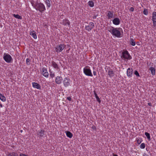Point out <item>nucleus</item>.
I'll list each match as a JSON object with an SVG mask.
<instances>
[{
  "label": "nucleus",
  "instance_id": "obj_1",
  "mask_svg": "<svg viewBox=\"0 0 156 156\" xmlns=\"http://www.w3.org/2000/svg\"><path fill=\"white\" fill-rule=\"evenodd\" d=\"M108 31L113 35L117 37H121L120 30H122L121 28H114L112 27H109L108 29Z\"/></svg>",
  "mask_w": 156,
  "mask_h": 156
},
{
  "label": "nucleus",
  "instance_id": "obj_2",
  "mask_svg": "<svg viewBox=\"0 0 156 156\" xmlns=\"http://www.w3.org/2000/svg\"><path fill=\"white\" fill-rule=\"evenodd\" d=\"M31 3L36 10H39L40 12H42L46 9L44 5L42 3H39L38 2L34 3L32 1Z\"/></svg>",
  "mask_w": 156,
  "mask_h": 156
},
{
  "label": "nucleus",
  "instance_id": "obj_3",
  "mask_svg": "<svg viewBox=\"0 0 156 156\" xmlns=\"http://www.w3.org/2000/svg\"><path fill=\"white\" fill-rule=\"evenodd\" d=\"M121 58L126 59H131L132 57L129 53L128 51L126 50H123L122 53Z\"/></svg>",
  "mask_w": 156,
  "mask_h": 156
},
{
  "label": "nucleus",
  "instance_id": "obj_4",
  "mask_svg": "<svg viewBox=\"0 0 156 156\" xmlns=\"http://www.w3.org/2000/svg\"><path fill=\"white\" fill-rule=\"evenodd\" d=\"M66 45L64 44H60L57 45L55 48L57 53H59L62 51L65 48Z\"/></svg>",
  "mask_w": 156,
  "mask_h": 156
},
{
  "label": "nucleus",
  "instance_id": "obj_5",
  "mask_svg": "<svg viewBox=\"0 0 156 156\" xmlns=\"http://www.w3.org/2000/svg\"><path fill=\"white\" fill-rule=\"evenodd\" d=\"M3 58L5 61L7 63L11 62L12 60L11 56L8 54L4 53Z\"/></svg>",
  "mask_w": 156,
  "mask_h": 156
},
{
  "label": "nucleus",
  "instance_id": "obj_6",
  "mask_svg": "<svg viewBox=\"0 0 156 156\" xmlns=\"http://www.w3.org/2000/svg\"><path fill=\"white\" fill-rule=\"evenodd\" d=\"M83 72L87 76H92L93 75L90 69L88 68V66H87L83 69Z\"/></svg>",
  "mask_w": 156,
  "mask_h": 156
},
{
  "label": "nucleus",
  "instance_id": "obj_7",
  "mask_svg": "<svg viewBox=\"0 0 156 156\" xmlns=\"http://www.w3.org/2000/svg\"><path fill=\"white\" fill-rule=\"evenodd\" d=\"M94 27V24L93 22H90L89 25L86 26L85 27V29L88 31H90Z\"/></svg>",
  "mask_w": 156,
  "mask_h": 156
},
{
  "label": "nucleus",
  "instance_id": "obj_8",
  "mask_svg": "<svg viewBox=\"0 0 156 156\" xmlns=\"http://www.w3.org/2000/svg\"><path fill=\"white\" fill-rule=\"evenodd\" d=\"M152 21L153 26L155 27L156 26V12H154L152 13Z\"/></svg>",
  "mask_w": 156,
  "mask_h": 156
},
{
  "label": "nucleus",
  "instance_id": "obj_9",
  "mask_svg": "<svg viewBox=\"0 0 156 156\" xmlns=\"http://www.w3.org/2000/svg\"><path fill=\"white\" fill-rule=\"evenodd\" d=\"M133 73V70L132 69L129 68L127 69V76L129 77H132V74Z\"/></svg>",
  "mask_w": 156,
  "mask_h": 156
},
{
  "label": "nucleus",
  "instance_id": "obj_10",
  "mask_svg": "<svg viewBox=\"0 0 156 156\" xmlns=\"http://www.w3.org/2000/svg\"><path fill=\"white\" fill-rule=\"evenodd\" d=\"M62 77L58 76L55 79V82L58 84H60L62 83Z\"/></svg>",
  "mask_w": 156,
  "mask_h": 156
},
{
  "label": "nucleus",
  "instance_id": "obj_11",
  "mask_svg": "<svg viewBox=\"0 0 156 156\" xmlns=\"http://www.w3.org/2000/svg\"><path fill=\"white\" fill-rule=\"evenodd\" d=\"M42 75L45 77H48V73L47 72V70L44 68L42 69Z\"/></svg>",
  "mask_w": 156,
  "mask_h": 156
},
{
  "label": "nucleus",
  "instance_id": "obj_12",
  "mask_svg": "<svg viewBox=\"0 0 156 156\" xmlns=\"http://www.w3.org/2000/svg\"><path fill=\"white\" fill-rule=\"evenodd\" d=\"M69 79L67 78H65L64 79L63 83L64 86L65 87H67L70 84V83L69 82Z\"/></svg>",
  "mask_w": 156,
  "mask_h": 156
},
{
  "label": "nucleus",
  "instance_id": "obj_13",
  "mask_svg": "<svg viewBox=\"0 0 156 156\" xmlns=\"http://www.w3.org/2000/svg\"><path fill=\"white\" fill-rule=\"evenodd\" d=\"M62 24L65 25H68L69 27L70 25V23L69 21L67 19H65L63 20Z\"/></svg>",
  "mask_w": 156,
  "mask_h": 156
},
{
  "label": "nucleus",
  "instance_id": "obj_14",
  "mask_svg": "<svg viewBox=\"0 0 156 156\" xmlns=\"http://www.w3.org/2000/svg\"><path fill=\"white\" fill-rule=\"evenodd\" d=\"M120 20L119 18H115L113 20V23L115 25H118L119 24Z\"/></svg>",
  "mask_w": 156,
  "mask_h": 156
},
{
  "label": "nucleus",
  "instance_id": "obj_15",
  "mask_svg": "<svg viewBox=\"0 0 156 156\" xmlns=\"http://www.w3.org/2000/svg\"><path fill=\"white\" fill-rule=\"evenodd\" d=\"M32 85L34 87L40 89L41 88L40 85L38 83L36 82L32 83Z\"/></svg>",
  "mask_w": 156,
  "mask_h": 156
},
{
  "label": "nucleus",
  "instance_id": "obj_16",
  "mask_svg": "<svg viewBox=\"0 0 156 156\" xmlns=\"http://www.w3.org/2000/svg\"><path fill=\"white\" fill-rule=\"evenodd\" d=\"M51 63L52 66L55 69L57 70H58L59 69L58 65L54 61H52Z\"/></svg>",
  "mask_w": 156,
  "mask_h": 156
},
{
  "label": "nucleus",
  "instance_id": "obj_17",
  "mask_svg": "<svg viewBox=\"0 0 156 156\" xmlns=\"http://www.w3.org/2000/svg\"><path fill=\"white\" fill-rule=\"evenodd\" d=\"M107 16L108 19H111L112 18L113 16V12L110 11H108V14Z\"/></svg>",
  "mask_w": 156,
  "mask_h": 156
},
{
  "label": "nucleus",
  "instance_id": "obj_18",
  "mask_svg": "<svg viewBox=\"0 0 156 156\" xmlns=\"http://www.w3.org/2000/svg\"><path fill=\"white\" fill-rule=\"evenodd\" d=\"M30 34L32 36V37L35 39H36L37 38V35L36 34L35 32L33 30L32 31H31L30 33Z\"/></svg>",
  "mask_w": 156,
  "mask_h": 156
},
{
  "label": "nucleus",
  "instance_id": "obj_19",
  "mask_svg": "<svg viewBox=\"0 0 156 156\" xmlns=\"http://www.w3.org/2000/svg\"><path fill=\"white\" fill-rule=\"evenodd\" d=\"M108 75L110 77L114 76V73L112 69H111L110 70H108Z\"/></svg>",
  "mask_w": 156,
  "mask_h": 156
},
{
  "label": "nucleus",
  "instance_id": "obj_20",
  "mask_svg": "<svg viewBox=\"0 0 156 156\" xmlns=\"http://www.w3.org/2000/svg\"><path fill=\"white\" fill-rule=\"evenodd\" d=\"M151 72L152 75H154L155 74V69L153 67H151L150 68Z\"/></svg>",
  "mask_w": 156,
  "mask_h": 156
},
{
  "label": "nucleus",
  "instance_id": "obj_21",
  "mask_svg": "<svg viewBox=\"0 0 156 156\" xmlns=\"http://www.w3.org/2000/svg\"><path fill=\"white\" fill-rule=\"evenodd\" d=\"M94 94L95 95V97L96 98L97 100L99 102V103H100L101 102V100L100 99L99 97L97 95L96 92L95 91H94Z\"/></svg>",
  "mask_w": 156,
  "mask_h": 156
},
{
  "label": "nucleus",
  "instance_id": "obj_22",
  "mask_svg": "<svg viewBox=\"0 0 156 156\" xmlns=\"http://www.w3.org/2000/svg\"><path fill=\"white\" fill-rule=\"evenodd\" d=\"M0 99L3 101H6L5 97L1 94H0Z\"/></svg>",
  "mask_w": 156,
  "mask_h": 156
},
{
  "label": "nucleus",
  "instance_id": "obj_23",
  "mask_svg": "<svg viewBox=\"0 0 156 156\" xmlns=\"http://www.w3.org/2000/svg\"><path fill=\"white\" fill-rule=\"evenodd\" d=\"M130 44L134 46L135 45V42L133 38H130Z\"/></svg>",
  "mask_w": 156,
  "mask_h": 156
},
{
  "label": "nucleus",
  "instance_id": "obj_24",
  "mask_svg": "<svg viewBox=\"0 0 156 156\" xmlns=\"http://www.w3.org/2000/svg\"><path fill=\"white\" fill-rule=\"evenodd\" d=\"M67 136L70 138H71L73 136V134L69 131H67L66 133Z\"/></svg>",
  "mask_w": 156,
  "mask_h": 156
},
{
  "label": "nucleus",
  "instance_id": "obj_25",
  "mask_svg": "<svg viewBox=\"0 0 156 156\" xmlns=\"http://www.w3.org/2000/svg\"><path fill=\"white\" fill-rule=\"evenodd\" d=\"M13 16L15 17V18L18 19H22V17L21 16H20L18 14H13Z\"/></svg>",
  "mask_w": 156,
  "mask_h": 156
},
{
  "label": "nucleus",
  "instance_id": "obj_26",
  "mask_svg": "<svg viewBox=\"0 0 156 156\" xmlns=\"http://www.w3.org/2000/svg\"><path fill=\"white\" fill-rule=\"evenodd\" d=\"M88 5L91 7H93L94 6V2L91 1H90L88 2Z\"/></svg>",
  "mask_w": 156,
  "mask_h": 156
},
{
  "label": "nucleus",
  "instance_id": "obj_27",
  "mask_svg": "<svg viewBox=\"0 0 156 156\" xmlns=\"http://www.w3.org/2000/svg\"><path fill=\"white\" fill-rule=\"evenodd\" d=\"M145 134L147 136L148 140H151V138L149 133L147 132H145Z\"/></svg>",
  "mask_w": 156,
  "mask_h": 156
},
{
  "label": "nucleus",
  "instance_id": "obj_28",
  "mask_svg": "<svg viewBox=\"0 0 156 156\" xmlns=\"http://www.w3.org/2000/svg\"><path fill=\"white\" fill-rule=\"evenodd\" d=\"M39 131V133L40 134V136L41 137L43 136V135L44 134V130H41L40 131Z\"/></svg>",
  "mask_w": 156,
  "mask_h": 156
},
{
  "label": "nucleus",
  "instance_id": "obj_29",
  "mask_svg": "<svg viewBox=\"0 0 156 156\" xmlns=\"http://www.w3.org/2000/svg\"><path fill=\"white\" fill-rule=\"evenodd\" d=\"M143 13L146 15H147L148 14V9H144L143 11Z\"/></svg>",
  "mask_w": 156,
  "mask_h": 156
},
{
  "label": "nucleus",
  "instance_id": "obj_30",
  "mask_svg": "<svg viewBox=\"0 0 156 156\" xmlns=\"http://www.w3.org/2000/svg\"><path fill=\"white\" fill-rule=\"evenodd\" d=\"M45 2L47 4L48 6L50 7L51 6V4L49 0H46Z\"/></svg>",
  "mask_w": 156,
  "mask_h": 156
},
{
  "label": "nucleus",
  "instance_id": "obj_31",
  "mask_svg": "<svg viewBox=\"0 0 156 156\" xmlns=\"http://www.w3.org/2000/svg\"><path fill=\"white\" fill-rule=\"evenodd\" d=\"M145 145L144 143H142L140 145V147L141 148L144 149L145 148Z\"/></svg>",
  "mask_w": 156,
  "mask_h": 156
},
{
  "label": "nucleus",
  "instance_id": "obj_32",
  "mask_svg": "<svg viewBox=\"0 0 156 156\" xmlns=\"http://www.w3.org/2000/svg\"><path fill=\"white\" fill-rule=\"evenodd\" d=\"M30 60L29 58H27L26 60V62L27 64V65H30Z\"/></svg>",
  "mask_w": 156,
  "mask_h": 156
},
{
  "label": "nucleus",
  "instance_id": "obj_33",
  "mask_svg": "<svg viewBox=\"0 0 156 156\" xmlns=\"http://www.w3.org/2000/svg\"><path fill=\"white\" fill-rule=\"evenodd\" d=\"M134 74L137 76H140V75L137 70H135L134 72Z\"/></svg>",
  "mask_w": 156,
  "mask_h": 156
},
{
  "label": "nucleus",
  "instance_id": "obj_34",
  "mask_svg": "<svg viewBox=\"0 0 156 156\" xmlns=\"http://www.w3.org/2000/svg\"><path fill=\"white\" fill-rule=\"evenodd\" d=\"M141 139H139L137 140V142L138 144H140L142 142Z\"/></svg>",
  "mask_w": 156,
  "mask_h": 156
},
{
  "label": "nucleus",
  "instance_id": "obj_35",
  "mask_svg": "<svg viewBox=\"0 0 156 156\" xmlns=\"http://www.w3.org/2000/svg\"><path fill=\"white\" fill-rule=\"evenodd\" d=\"M50 76L51 77V78H53V77H54V76H55V74L54 73H52V72H50Z\"/></svg>",
  "mask_w": 156,
  "mask_h": 156
},
{
  "label": "nucleus",
  "instance_id": "obj_36",
  "mask_svg": "<svg viewBox=\"0 0 156 156\" xmlns=\"http://www.w3.org/2000/svg\"><path fill=\"white\" fill-rule=\"evenodd\" d=\"M12 154L13 155V156H18V154L14 152H12Z\"/></svg>",
  "mask_w": 156,
  "mask_h": 156
},
{
  "label": "nucleus",
  "instance_id": "obj_37",
  "mask_svg": "<svg viewBox=\"0 0 156 156\" xmlns=\"http://www.w3.org/2000/svg\"><path fill=\"white\" fill-rule=\"evenodd\" d=\"M129 10L131 12H133L134 11V9L133 7H131L129 9Z\"/></svg>",
  "mask_w": 156,
  "mask_h": 156
},
{
  "label": "nucleus",
  "instance_id": "obj_38",
  "mask_svg": "<svg viewBox=\"0 0 156 156\" xmlns=\"http://www.w3.org/2000/svg\"><path fill=\"white\" fill-rule=\"evenodd\" d=\"M7 156H13L12 153H9L7 155Z\"/></svg>",
  "mask_w": 156,
  "mask_h": 156
},
{
  "label": "nucleus",
  "instance_id": "obj_39",
  "mask_svg": "<svg viewBox=\"0 0 156 156\" xmlns=\"http://www.w3.org/2000/svg\"><path fill=\"white\" fill-rule=\"evenodd\" d=\"M67 99H68L69 101H71V100L72 99L70 97H69L67 98Z\"/></svg>",
  "mask_w": 156,
  "mask_h": 156
},
{
  "label": "nucleus",
  "instance_id": "obj_40",
  "mask_svg": "<svg viewBox=\"0 0 156 156\" xmlns=\"http://www.w3.org/2000/svg\"><path fill=\"white\" fill-rule=\"evenodd\" d=\"M20 156H28L27 155H26V154H21L20 155Z\"/></svg>",
  "mask_w": 156,
  "mask_h": 156
},
{
  "label": "nucleus",
  "instance_id": "obj_41",
  "mask_svg": "<svg viewBox=\"0 0 156 156\" xmlns=\"http://www.w3.org/2000/svg\"><path fill=\"white\" fill-rule=\"evenodd\" d=\"M98 16V15H94L93 16V19H95L96 18L97 16Z\"/></svg>",
  "mask_w": 156,
  "mask_h": 156
},
{
  "label": "nucleus",
  "instance_id": "obj_42",
  "mask_svg": "<svg viewBox=\"0 0 156 156\" xmlns=\"http://www.w3.org/2000/svg\"><path fill=\"white\" fill-rule=\"evenodd\" d=\"M93 74H94V76H96L97 74V73H96V72L95 71H94L93 72Z\"/></svg>",
  "mask_w": 156,
  "mask_h": 156
},
{
  "label": "nucleus",
  "instance_id": "obj_43",
  "mask_svg": "<svg viewBox=\"0 0 156 156\" xmlns=\"http://www.w3.org/2000/svg\"><path fill=\"white\" fill-rule=\"evenodd\" d=\"M92 129H96V128L95 126H93L92 127Z\"/></svg>",
  "mask_w": 156,
  "mask_h": 156
},
{
  "label": "nucleus",
  "instance_id": "obj_44",
  "mask_svg": "<svg viewBox=\"0 0 156 156\" xmlns=\"http://www.w3.org/2000/svg\"><path fill=\"white\" fill-rule=\"evenodd\" d=\"M113 156H118L117 155L113 154Z\"/></svg>",
  "mask_w": 156,
  "mask_h": 156
},
{
  "label": "nucleus",
  "instance_id": "obj_45",
  "mask_svg": "<svg viewBox=\"0 0 156 156\" xmlns=\"http://www.w3.org/2000/svg\"><path fill=\"white\" fill-rule=\"evenodd\" d=\"M148 104L149 106H151V103H148Z\"/></svg>",
  "mask_w": 156,
  "mask_h": 156
},
{
  "label": "nucleus",
  "instance_id": "obj_46",
  "mask_svg": "<svg viewBox=\"0 0 156 156\" xmlns=\"http://www.w3.org/2000/svg\"><path fill=\"white\" fill-rule=\"evenodd\" d=\"M0 106L1 107V108L3 107V105L2 104H0Z\"/></svg>",
  "mask_w": 156,
  "mask_h": 156
}]
</instances>
